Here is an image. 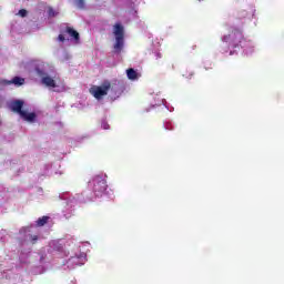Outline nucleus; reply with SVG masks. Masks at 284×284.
I'll list each match as a JSON object with an SVG mask.
<instances>
[{"label":"nucleus","instance_id":"obj_1","mask_svg":"<svg viewBox=\"0 0 284 284\" xmlns=\"http://www.w3.org/2000/svg\"><path fill=\"white\" fill-rule=\"evenodd\" d=\"M113 34L115 37V43L113 45V50L115 54H121L123 50V45L125 43V31L121 23H115L113 26Z\"/></svg>","mask_w":284,"mask_h":284},{"label":"nucleus","instance_id":"obj_2","mask_svg":"<svg viewBox=\"0 0 284 284\" xmlns=\"http://www.w3.org/2000/svg\"><path fill=\"white\" fill-rule=\"evenodd\" d=\"M112 84L109 81H105L100 87H92L90 89V93L94 97V99L101 100L103 97H108V92H110Z\"/></svg>","mask_w":284,"mask_h":284},{"label":"nucleus","instance_id":"obj_3","mask_svg":"<svg viewBox=\"0 0 284 284\" xmlns=\"http://www.w3.org/2000/svg\"><path fill=\"white\" fill-rule=\"evenodd\" d=\"M108 190V182L101 176H95L93 179V193L95 196H102L105 194V191Z\"/></svg>","mask_w":284,"mask_h":284},{"label":"nucleus","instance_id":"obj_4","mask_svg":"<svg viewBox=\"0 0 284 284\" xmlns=\"http://www.w3.org/2000/svg\"><path fill=\"white\" fill-rule=\"evenodd\" d=\"M242 40L243 31L239 29H234L229 36L224 37V41H226V43H230V45H233V48H236Z\"/></svg>","mask_w":284,"mask_h":284},{"label":"nucleus","instance_id":"obj_5","mask_svg":"<svg viewBox=\"0 0 284 284\" xmlns=\"http://www.w3.org/2000/svg\"><path fill=\"white\" fill-rule=\"evenodd\" d=\"M11 110L12 112H16L17 114L26 115V111H23V101L21 100H16L11 103Z\"/></svg>","mask_w":284,"mask_h":284},{"label":"nucleus","instance_id":"obj_6","mask_svg":"<svg viewBox=\"0 0 284 284\" xmlns=\"http://www.w3.org/2000/svg\"><path fill=\"white\" fill-rule=\"evenodd\" d=\"M1 85H23L26 83V79L20 78V77H14L12 80H1L0 81Z\"/></svg>","mask_w":284,"mask_h":284},{"label":"nucleus","instance_id":"obj_7","mask_svg":"<svg viewBox=\"0 0 284 284\" xmlns=\"http://www.w3.org/2000/svg\"><path fill=\"white\" fill-rule=\"evenodd\" d=\"M41 82L43 85H47V88H57V82L50 75L43 77Z\"/></svg>","mask_w":284,"mask_h":284},{"label":"nucleus","instance_id":"obj_8","mask_svg":"<svg viewBox=\"0 0 284 284\" xmlns=\"http://www.w3.org/2000/svg\"><path fill=\"white\" fill-rule=\"evenodd\" d=\"M67 34H70L72 39H74V41L79 42V40L81 39L79 36V31L74 30L72 27H67L65 31Z\"/></svg>","mask_w":284,"mask_h":284},{"label":"nucleus","instance_id":"obj_9","mask_svg":"<svg viewBox=\"0 0 284 284\" xmlns=\"http://www.w3.org/2000/svg\"><path fill=\"white\" fill-rule=\"evenodd\" d=\"M126 77L130 81H136L139 79V73L133 68L126 70Z\"/></svg>","mask_w":284,"mask_h":284},{"label":"nucleus","instance_id":"obj_10","mask_svg":"<svg viewBox=\"0 0 284 284\" xmlns=\"http://www.w3.org/2000/svg\"><path fill=\"white\" fill-rule=\"evenodd\" d=\"M20 116L21 119H24V121L32 123L34 119H37V113H28L27 111H24V115L22 114Z\"/></svg>","mask_w":284,"mask_h":284},{"label":"nucleus","instance_id":"obj_11","mask_svg":"<svg viewBox=\"0 0 284 284\" xmlns=\"http://www.w3.org/2000/svg\"><path fill=\"white\" fill-rule=\"evenodd\" d=\"M161 59H163V54H161V52H155L153 54V63H154V65H161Z\"/></svg>","mask_w":284,"mask_h":284},{"label":"nucleus","instance_id":"obj_12","mask_svg":"<svg viewBox=\"0 0 284 284\" xmlns=\"http://www.w3.org/2000/svg\"><path fill=\"white\" fill-rule=\"evenodd\" d=\"M48 221H50L49 216L39 217L38 221H37V226L38 227H43V225H45L48 223Z\"/></svg>","mask_w":284,"mask_h":284},{"label":"nucleus","instance_id":"obj_13","mask_svg":"<svg viewBox=\"0 0 284 284\" xmlns=\"http://www.w3.org/2000/svg\"><path fill=\"white\" fill-rule=\"evenodd\" d=\"M75 6L79 10H85V0H75Z\"/></svg>","mask_w":284,"mask_h":284},{"label":"nucleus","instance_id":"obj_14","mask_svg":"<svg viewBox=\"0 0 284 284\" xmlns=\"http://www.w3.org/2000/svg\"><path fill=\"white\" fill-rule=\"evenodd\" d=\"M48 14L49 17H57V11H54V9L52 7L48 8Z\"/></svg>","mask_w":284,"mask_h":284},{"label":"nucleus","instance_id":"obj_15","mask_svg":"<svg viewBox=\"0 0 284 284\" xmlns=\"http://www.w3.org/2000/svg\"><path fill=\"white\" fill-rule=\"evenodd\" d=\"M18 14H19L20 17H22V19H23V18L28 17V10L21 9V10H19Z\"/></svg>","mask_w":284,"mask_h":284},{"label":"nucleus","instance_id":"obj_16","mask_svg":"<svg viewBox=\"0 0 284 284\" xmlns=\"http://www.w3.org/2000/svg\"><path fill=\"white\" fill-rule=\"evenodd\" d=\"M36 72H37L38 77H42V79H43V77H45V71L41 70L40 68H36Z\"/></svg>","mask_w":284,"mask_h":284},{"label":"nucleus","instance_id":"obj_17","mask_svg":"<svg viewBox=\"0 0 284 284\" xmlns=\"http://www.w3.org/2000/svg\"><path fill=\"white\" fill-rule=\"evenodd\" d=\"M58 41H61V43H63L65 41V36L59 34L58 36Z\"/></svg>","mask_w":284,"mask_h":284},{"label":"nucleus","instance_id":"obj_18","mask_svg":"<svg viewBox=\"0 0 284 284\" xmlns=\"http://www.w3.org/2000/svg\"><path fill=\"white\" fill-rule=\"evenodd\" d=\"M31 241H32V243H37V241H39V236L31 235Z\"/></svg>","mask_w":284,"mask_h":284},{"label":"nucleus","instance_id":"obj_19","mask_svg":"<svg viewBox=\"0 0 284 284\" xmlns=\"http://www.w3.org/2000/svg\"><path fill=\"white\" fill-rule=\"evenodd\" d=\"M102 128H103V130H110V124H108V123H102Z\"/></svg>","mask_w":284,"mask_h":284}]
</instances>
